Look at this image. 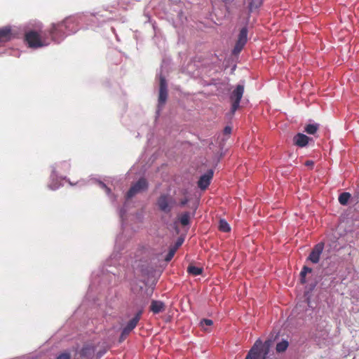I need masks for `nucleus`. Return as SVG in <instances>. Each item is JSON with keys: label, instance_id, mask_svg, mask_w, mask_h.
Listing matches in <instances>:
<instances>
[{"label": "nucleus", "instance_id": "obj_41", "mask_svg": "<svg viewBox=\"0 0 359 359\" xmlns=\"http://www.w3.org/2000/svg\"><path fill=\"white\" fill-rule=\"evenodd\" d=\"M104 10H105V11H109V6H107V8H104Z\"/></svg>", "mask_w": 359, "mask_h": 359}, {"label": "nucleus", "instance_id": "obj_21", "mask_svg": "<svg viewBox=\"0 0 359 359\" xmlns=\"http://www.w3.org/2000/svg\"><path fill=\"white\" fill-rule=\"evenodd\" d=\"M313 269L308 266L305 265L302 267L299 273V280L302 284H306L307 283L306 276L308 273H311Z\"/></svg>", "mask_w": 359, "mask_h": 359}, {"label": "nucleus", "instance_id": "obj_28", "mask_svg": "<svg viewBox=\"0 0 359 359\" xmlns=\"http://www.w3.org/2000/svg\"><path fill=\"white\" fill-rule=\"evenodd\" d=\"M218 229L219 231L227 233L231 231L229 224L224 219H220L219 222Z\"/></svg>", "mask_w": 359, "mask_h": 359}, {"label": "nucleus", "instance_id": "obj_15", "mask_svg": "<svg viewBox=\"0 0 359 359\" xmlns=\"http://www.w3.org/2000/svg\"><path fill=\"white\" fill-rule=\"evenodd\" d=\"M213 175L214 171L212 169H209L202 174L197 182L198 187L201 190H205L209 187Z\"/></svg>", "mask_w": 359, "mask_h": 359}, {"label": "nucleus", "instance_id": "obj_27", "mask_svg": "<svg viewBox=\"0 0 359 359\" xmlns=\"http://www.w3.org/2000/svg\"><path fill=\"white\" fill-rule=\"evenodd\" d=\"M351 197V195L348 192H343L339 194L338 201L339 203L342 205H346Z\"/></svg>", "mask_w": 359, "mask_h": 359}, {"label": "nucleus", "instance_id": "obj_10", "mask_svg": "<svg viewBox=\"0 0 359 359\" xmlns=\"http://www.w3.org/2000/svg\"><path fill=\"white\" fill-rule=\"evenodd\" d=\"M159 76V92L158 98V106L156 113L162 110L163 107L166 103L168 96V83L165 76H163L161 73L158 74Z\"/></svg>", "mask_w": 359, "mask_h": 359}, {"label": "nucleus", "instance_id": "obj_30", "mask_svg": "<svg viewBox=\"0 0 359 359\" xmlns=\"http://www.w3.org/2000/svg\"><path fill=\"white\" fill-rule=\"evenodd\" d=\"M175 252H176L174 250H172V248H169L168 252L166 254V255L165 257V261L166 262H169L170 261H171V259L173 258Z\"/></svg>", "mask_w": 359, "mask_h": 359}, {"label": "nucleus", "instance_id": "obj_25", "mask_svg": "<svg viewBox=\"0 0 359 359\" xmlns=\"http://www.w3.org/2000/svg\"><path fill=\"white\" fill-rule=\"evenodd\" d=\"M248 10L250 13L253 12L255 10L258 9L263 4V0H248Z\"/></svg>", "mask_w": 359, "mask_h": 359}, {"label": "nucleus", "instance_id": "obj_43", "mask_svg": "<svg viewBox=\"0 0 359 359\" xmlns=\"http://www.w3.org/2000/svg\"><path fill=\"white\" fill-rule=\"evenodd\" d=\"M144 283L145 286L147 285V283L146 281H144Z\"/></svg>", "mask_w": 359, "mask_h": 359}, {"label": "nucleus", "instance_id": "obj_7", "mask_svg": "<svg viewBox=\"0 0 359 359\" xmlns=\"http://www.w3.org/2000/svg\"><path fill=\"white\" fill-rule=\"evenodd\" d=\"M272 343V339H267L264 342L260 339H257L245 359H266Z\"/></svg>", "mask_w": 359, "mask_h": 359}, {"label": "nucleus", "instance_id": "obj_18", "mask_svg": "<svg viewBox=\"0 0 359 359\" xmlns=\"http://www.w3.org/2000/svg\"><path fill=\"white\" fill-rule=\"evenodd\" d=\"M166 306L165 303L161 300L151 299L149 306V311L153 314H158L165 311Z\"/></svg>", "mask_w": 359, "mask_h": 359}, {"label": "nucleus", "instance_id": "obj_8", "mask_svg": "<svg viewBox=\"0 0 359 359\" xmlns=\"http://www.w3.org/2000/svg\"><path fill=\"white\" fill-rule=\"evenodd\" d=\"M82 14L89 17L88 20H86V22H82V25H85L82 27L83 29H94L101 26L102 22L114 19V15L112 14L111 11H109L108 15L101 13L100 11L90 13H83Z\"/></svg>", "mask_w": 359, "mask_h": 359}, {"label": "nucleus", "instance_id": "obj_37", "mask_svg": "<svg viewBox=\"0 0 359 359\" xmlns=\"http://www.w3.org/2000/svg\"><path fill=\"white\" fill-rule=\"evenodd\" d=\"M111 31L114 32V34H115L116 38V40H117V41H119V38H118V35L116 34V32H115V29H114L113 27H111Z\"/></svg>", "mask_w": 359, "mask_h": 359}, {"label": "nucleus", "instance_id": "obj_5", "mask_svg": "<svg viewBox=\"0 0 359 359\" xmlns=\"http://www.w3.org/2000/svg\"><path fill=\"white\" fill-rule=\"evenodd\" d=\"M42 25L40 22L36 24L34 29H30L27 30L25 34V42L29 48L36 49L45 46H48L50 44L48 36L49 28L41 31Z\"/></svg>", "mask_w": 359, "mask_h": 359}, {"label": "nucleus", "instance_id": "obj_6", "mask_svg": "<svg viewBox=\"0 0 359 359\" xmlns=\"http://www.w3.org/2000/svg\"><path fill=\"white\" fill-rule=\"evenodd\" d=\"M149 188L148 181L143 177L138 179V180L134 183L130 188L128 189L126 194V200L134 197L136 194L147 191ZM128 212L127 201L123 203V205L118 209V216L120 218L121 225L123 228L125 224L126 213Z\"/></svg>", "mask_w": 359, "mask_h": 359}, {"label": "nucleus", "instance_id": "obj_23", "mask_svg": "<svg viewBox=\"0 0 359 359\" xmlns=\"http://www.w3.org/2000/svg\"><path fill=\"white\" fill-rule=\"evenodd\" d=\"M187 271L189 274L192 275L194 276H197L202 274L203 269L202 267L190 264L188 266Z\"/></svg>", "mask_w": 359, "mask_h": 359}, {"label": "nucleus", "instance_id": "obj_31", "mask_svg": "<svg viewBox=\"0 0 359 359\" xmlns=\"http://www.w3.org/2000/svg\"><path fill=\"white\" fill-rule=\"evenodd\" d=\"M213 324V321L211 319L203 318L200 321V325L203 327L204 325L211 326Z\"/></svg>", "mask_w": 359, "mask_h": 359}, {"label": "nucleus", "instance_id": "obj_36", "mask_svg": "<svg viewBox=\"0 0 359 359\" xmlns=\"http://www.w3.org/2000/svg\"><path fill=\"white\" fill-rule=\"evenodd\" d=\"M304 165L312 168L314 165V162L311 160H309L305 162Z\"/></svg>", "mask_w": 359, "mask_h": 359}, {"label": "nucleus", "instance_id": "obj_29", "mask_svg": "<svg viewBox=\"0 0 359 359\" xmlns=\"http://www.w3.org/2000/svg\"><path fill=\"white\" fill-rule=\"evenodd\" d=\"M185 239V236L182 235L180 237L177 238L175 243L174 245H171L170 248L174 250L175 252L177 250V249L183 244Z\"/></svg>", "mask_w": 359, "mask_h": 359}, {"label": "nucleus", "instance_id": "obj_16", "mask_svg": "<svg viewBox=\"0 0 359 359\" xmlns=\"http://www.w3.org/2000/svg\"><path fill=\"white\" fill-rule=\"evenodd\" d=\"M292 142L294 146L303 148L308 146L311 142H313L314 140L304 133H298L293 137Z\"/></svg>", "mask_w": 359, "mask_h": 359}, {"label": "nucleus", "instance_id": "obj_40", "mask_svg": "<svg viewBox=\"0 0 359 359\" xmlns=\"http://www.w3.org/2000/svg\"><path fill=\"white\" fill-rule=\"evenodd\" d=\"M320 289H325V283H321L320 285Z\"/></svg>", "mask_w": 359, "mask_h": 359}, {"label": "nucleus", "instance_id": "obj_34", "mask_svg": "<svg viewBox=\"0 0 359 359\" xmlns=\"http://www.w3.org/2000/svg\"><path fill=\"white\" fill-rule=\"evenodd\" d=\"M232 128L229 126H226L224 128L223 133L224 135H230L231 133Z\"/></svg>", "mask_w": 359, "mask_h": 359}, {"label": "nucleus", "instance_id": "obj_1", "mask_svg": "<svg viewBox=\"0 0 359 359\" xmlns=\"http://www.w3.org/2000/svg\"><path fill=\"white\" fill-rule=\"evenodd\" d=\"M123 234L116 236L114 250L104 264L93 272L88 293H104L116 285L125 275L124 266L121 265V251L124 249Z\"/></svg>", "mask_w": 359, "mask_h": 359}, {"label": "nucleus", "instance_id": "obj_38", "mask_svg": "<svg viewBox=\"0 0 359 359\" xmlns=\"http://www.w3.org/2000/svg\"><path fill=\"white\" fill-rule=\"evenodd\" d=\"M174 229H175V231L176 233H177V234H178V233H180V228L178 227V226H177V225H175V226H174Z\"/></svg>", "mask_w": 359, "mask_h": 359}, {"label": "nucleus", "instance_id": "obj_2", "mask_svg": "<svg viewBox=\"0 0 359 359\" xmlns=\"http://www.w3.org/2000/svg\"><path fill=\"white\" fill-rule=\"evenodd\" d=\"M88 19L87 15L78 13L68 16L57 23H51L48 31L50 41L55 43H60L67 36L76 34L82 28V22Z\"/></svg>", "mask_w": 359, "mask_h": 359}, {"label": "nucleus", "instance_id": "obj_20", "mask_svg": "<svg viewBox=\"0 0 359 359\" xmlns=\"http://www.w3.org/2000/svg\"><path fill=\"white\" fill-rule=\"evenodd\" d=\"M191 216V212L185 211L178 216L177 220L182 226H187L190 225Z\"/></svg>", "mask_w": 359, "mask_h": 359}, {"label": "nucleus", "instance_id": "obj_45", "mask_svg": "<svg viewBox=\"0 0 359 359\" xmlns=\"http://www.w3.org/2000/svg\"><path fill=\"white\" fill-rule=\"evenodd\" d=\"M353 359H355V357H354V358H353Z\"/></svg>", "mask_w": 359, "mask_h": 359}, {"label": "nucleus", "instance_id": "obj_9", "mask_svg": "<svg viewBox=\"0 0 359 359\" xmlns=\"http://www.w3.org/2000/svg\"><path fill=\"white\" fill-rule=\"evenodd\" d=\"M244 93V82L237 84L229 95V99L231 102L229 114L234 115L236 111L240 108L241 99Z\"/></svg>", "mask_w": 359, "mask_h": 359}, {"label": "nucleus", "instance_id": "obj_33", "mask_svg": "<svg viewBox=\"0 0 359 359\" xmlns=\"http://www.w3.org/2000/svg\"><path fill=\"white\" fill-rule=\"evenodd\" d=\"M189 202V198L187 197H185L184 198H182L180 203H179V205L182 208L184 207L185 205H187V203Z\"/></svg>", "mask_w": 359, "mask_h": 359}, {"label": "nucleus", "instance_id": "obj_13", "mask_svg": "<svg viewBox=\"0 0 359 359\" xmlns=\"http://www.w3.org/2000/svg\"><path fill=\"white\" fill-rule=\"evenodd\" d=\"M318 283V280H317V278H315L313 280H312L306 285L305 290L304 292V297L305 302L307 304L308 307L311 309L312 310L314 309L316 306V304L311 302L312 292L316 287Z\"/></svg>", "mask_w": 359, "mask_h": 359}, {"label": "nucleus", "instance_id": "obj_24", "mask_svg": "<svg viewBox=\"0 0 359 359\" xmlns=\"http://www.w3.org/2000/svg\"><path fill=\"white\" fill-rule=\"evenodd\" d=\"M319 128V124L316 123H309L304 126V131L309 135H314Z\"/></svg>", "mask_w": 359, "mask_h": 359}, {"label": "nucleus", "instance_id": "obj_14", "mask_svg": "<svg viewBox=\"0 0 359 359\" xmlns=\"http://www.w3.org/2000/svg\"><path fill=\"white\" fill-rule=\"evenodd\" d=\"M324 246L325 244L323 242L315 245L307 257L306 261H309L312 264H318L320 261V255L323 253Z\"/></svg>", "mask_w": 359, "mask_h": 359}, {"label": "nucleus", "instance_id": "obj_17", "mask_svg": "<svg viewBox=\"0 0 359 359\" xmlns=\"http://www.w3.org/2000/svg\"><path fill=\"white\" fill-rule=\"evenodd\" d=\"M15 36V33L9 26L0 27V45L11 41Z\"/></svg>", "mask_w": 359, "mask_h": 359}, {"label": "nucleus", "instance_id": "obj_35", "mask_svg": "<svg viewBox=\"0 0 359 359\" xmlns=\"http://www.w3.org/2000/svg\"><path fill=\"white\" fill-rule=\"evenodd\" d=\"M197 208H198V203H194L191 206V209L193 210V212H192V213H191V215L193 217L195 215Z\"/></svg>", "mask_w": 359, "mask_h": 359}, {"label": "nucleus", "instance_id": "obj_11", "mask_svg": "<svg viewBox=\"0 0 359 359\" xmlns=\"http://www.w3.org/2000/svg\"><path fill=\"white\" fill-rule=\"evenodd\" d=\"M175 201L172 197L168 194H161L156 199V205L158 210L165 213L169 214L171 212Z\"/></svg>", "mask_w": 359, "mask_h": 359}, {"label": "nucleus", "instance_id": "obj_44", "mask_svg": "<svg viewBox=\"0 0 359 359\" xmlns=\"http://www.w3.org/2000/svg\"><path fill=\"white\" fill-rule=\"evenodd\" d=\"M236 68V65H234V67L232 68V70L235 69Z\"/></svg>", "mask_w": 359, "mask_h": 359}, {"label": "nucleus", "instance_id": "obj_19", "mask_svg": "<svg viewBox=\"0 0 359 359\" xmlns=\"http://www.w3.org/2000/svg\"><path fill=\"white\" fill-rule=\"evenodd\" d=\"M91 180H93L95 183H97L101 189L105 191L107 195L110 198V199L112 201L116 200V196L112 194L111 189L109 187H108L104 182L97 178H91Z\"/></svg>", "mask_w": 359, "mask_h": 359}, {"label": "nucleus", "instance_id": "obj_26", "mask_svg": "<svg viewBox=\"0 0 359 359\" xmlns=\"http://www.w3.org/2000/svg\"><path fill=\"white\" fill-rule=\"evenodd\" d=\"M142 275L146 276L148 278H151L154 276L155 271L153 268L148 266H142L141 267Z\"/></svg>", "mask_w": 359, "mask_h": 359}, {"label": "nucleus", "instance_id": "obj_3", "mask_svg": "<svg viewBox=\"0 0 359 359\" xmlns=\"http://www.w3.org/2000/svg\"><path fill=\"white\" fill-rule=\"evenodd\" d=\"M148 303V297H137L133 300L132 305L127 309L125 313V318L128 320L123 325L121 329L118 340L119 344L123 342L136 328Z\"/></svg>", "mask_w": 359, "mask_h": 359}, {"label": "nucleus", "instance_id": "obj_12", "mask_svg": "<svg viewBox=\"0 0 359 359\" xmlns=\"http://www.w3.org/2000/svg\"><path fill=\"white\" fill-rule=\"evenodd\" d=\"M248 25H245L241 27L239 31L238 39L231 51L233 55H238L242 51L248 41Z\"/></svg>", "mask_w": 359, "mask_h": 359}, {"label": "nucleus", "instance_id": "obj_42", "mask_svg": "<svg viewBox=\"0 0 359 359\" xmlns=\"http://www.w3.org/2000/svg\"><path fill=\"white\" fill-rule=\"evenodd\" d=\"M156 281H155V280H154V281L152 282V285H156Z\"/></svg>", "mask_w": 359, "mask_h": 359}, {"label": "nucleus", "instance_id": "obj_32", "mask_svg": "<svg viewBox=\"0 0 359 359\" xmlns=\"http://www.w3.org/2000/svg\"><path fill=\"white\" fill-rule=\"evenodd\" d=\"M107 348H102L100 349L95 354L96 359H100L106 353H107Z\"/></svg>", "mask_w": 359, "mask_h": 359}, {"label": "nucleus", "instance_id": "obj_4", "mask_svg": "<svg viewBox=\"0 0 359 359\" xmlns=\"http://www.w3.org/2000/svg\"><path fill=\"white\" fill-rule=\"evenodd\" d=\"M51 172L49 177V182L47 185L48 188L51 191H56L63 186L62 181L65 180L71 186H74L69 179L63 174L67 173L71 169V164L69 161H63L55 163L51 166Z\"/></svg>", "mask_w": 359, "mask_h": 359}, {"label": "nucleus", "instance_id": "obj_39", "mask_svg": "<svg viewBox=\"0 0 359 359\" xmlns=\"http://www.w3.org/2000/svg\"><path fill=\"white\" fill-rule=\"evenodd\" d=\"M120 62H121V60H120V59H117V60H116L115 61H112V62H113V63H114V64H116V65H117V64L120 63Z\"/></svg>", "mask_w": 359, "mask_h": 359}, {"label": "nucleus", "instance_id": "obj_22", "mask_svg": "<svg viewBox=\"0 0 359 359\" xmlns=\"http://www.w3.org/2000/svg\"><path fill=\"white\" fill-rule=\"evenodd\" d=\"M289 346V342L285 339H282L279 342L277 343L276 346V351L278 353H281L285 352Z\"/></svg>", "mask_w": 359, "mask_h": 359}]
</instances>
